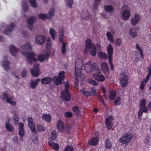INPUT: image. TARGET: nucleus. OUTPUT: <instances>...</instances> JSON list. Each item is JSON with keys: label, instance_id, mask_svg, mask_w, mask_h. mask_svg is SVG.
I'll return each instance as SVG.
<instances>
[{"label": "nucleus", "instance_id": "1", "mask_svg": "<svg viewBox=\"0 0 151 151\" xmlns=\"http://www.w3.org/2000/svg\"><path fill=\"white\" fill-rule=\"evenodd\" d=\"M32 49V47L29 42H25L20 47L19 50L21 53L25 55L28 62L30 63H36L38 60L35 58V53L33 52H30Z\"/></svg>", "mask_w": 151, "mask_h": 151}, {"label": "nucleus", "instance_id": "2", "mask_svg": "<svg viewBox=\"0 0 151 151\" xmlns=\"http://www.w3.org/2000/svg\"><path fill=\"white\" fill-rule=\"evenodd\" d=\"M32 49V47L29 42H25L20 47L19 50L21 53L25 55L28 62L30 63H36L38 60L35 58V53L33 52H30Z\"/></svg>", "mask_w": 151, "mask_h": 151}, {"label": "nucleus", "instance_id": "3", "mask_svg": "<svg viewBox=\"0 0 151 151\" xmlns=\"http://www.w3.org/2000/svg\"><path fill=\"white\" fill-rule=\"evenodd\" d=\"M83 65V60L81 58L77 59L75 61V76L76 79L75 85H78V81L77 80L80 77L81 80L84 78V76L81 74V70Z\"/></svg>", "mask_w": 151, "mask_h": 151}, {"label": "nucleus", "instance_id": "4", "mask_svg": "<svg viewBox=\"0 0 151 151\" xmlns=\"http://www.w3.org/2000/svg\"><path fill=\"white\" fill-rule=\"evenodd\" d=\"M146 100L145 99H142L140 101V104L139 107V109L138 112V117L140 118L143 113H147L149 111V108L151 111V102H150L148 104V107L146 106Z\"/></svg>", "mask_w": 151, "mask_h": 151}, {"label": "nucleus", "instance_id": "5", "mask_svg": "<svg viewBox=\"0 0 151 151\" xmlns=\"http://www.w3.org/2000/svg\"><path fill=\"white\" fill-rule=\"evenodd\" d=\"M89 51L90 54L93 56H95L96 53V49L95 45L92 43L90 39H87L86 41V46L84 50L85 53Z\"/></svg>", "mask_w": 151, "mask_h": 151}, {"label": "nucleus", "instance_id": "6", "mask_svg": "<svg viewBox=\"0 0 151 151\" xmlns=\"http://www.w3.org/2000/svg\"><path fill=\"white\" fill-rule=\"evenodd\" d=\"M65 89L61 93V98L62 100L66 101H69L71 98V96L69 92V83L68 82H65L64 83Z\"/></svg>", "mask_w": 151, "mask_h": 151}, {"label": "nucleus", "instance_id": "7", "mask_svg": "<svg viewBox=\"0 0 151 151\" xmlns=\"http://www.w3.org/2000/svg\"><path fill=\"white\" fill-rule=\"evenodd\" d=\"M96 65V63L89 60L85 63L84 69L86 73H91L95 70Z\"/></svg>", "mask_w": 151, "mask_h": 151}, {"label": "nucleus", "instance_id": "8", "mask_svg": "<svg viewBox=\"0 0 151 151\" xmlns=\"http://www.w3.org/2000/svg\"><path fill=\"white\" fill-rule=\"evenodd\" d=\"M63 35V29L62 28H60L59 30V42L60 45H61V52L63 54L65 55L66 53V43L64 42L62 39Z\"/></svg>", "mask_w": 151, "mask_h": 151}, {"label": "nucleus", "instance_id": "9", "mask_svg": "<svg viewBox=\"0 0 151 151\" xmlns=\"http://www.w3.org/2000/svg\"><path fill=\"white\" fill-rule=\"evenodd\" d=\"M9 91H4L3 92L2 96V97L6 100V102L12 106H15L16 104V102L14 100V97L11 96L9 97L8 96V94Z\"/></svg>", "mask_w": 151, "mask_h": 151}, {"label": "nucleus", "instance_id": "10", "mask_svg": "<svg viewBox=\"0 0 151 151\" xmlns=\"http://www.w3.org/2000/svg\"><path fill=\"white\" fill-rule=\"evenodd\" d=\"M120 84L122 87H125L128 84V77L123 71L121 72L119 78Z\"/></svg>", "mask_w": 151, "mask_h": 151}, {"label": "nucleus", "instance_id": "11", "mask_svg": "<svg viewBox=\"0 0 151 151\" xmlns=\"http://www.w3.org/2000/svg\"><path fill=\"white\" fill-rule=\"evenodd\" d=\"M132 136L129 132L125 133L119 139V142L124 144H126L130 142L132 139Z\"/></svg>", "mask_w": 151, "mask_h": 151}, {"label": "nucleus", "instance_id": "12", "mask_svg": "<svg viewBox=\"0 0 151 151\" xmlns=\"http://www.w3.org/2000/svg\"><path fill=\"white\" fill-rule=\"evenodd\" d=\"M54 9L52 8L49 11L47 15L44 13L40 14L38 15L37 17L39 19H43L50 18L54 15Z\"/></svg>", "mask_w": 151, "mask_h": 151}, {"label": "nucleus", "instance_id": "13", "mask_svg": "<svg viewBox=\"0 0 151 151\" xmlns=\"http://www.w3.org/2000/svg\"><path fill=\"white\" fill-rule=\"evenodd\" d=\"M126 8L127 9L124 10L122 12V16L123 19L125 20L129 19L130 17L131 14L129 11L128 10V7L126 5H124L122 7V9Z\"/></svg>", "mask_w": 151, "mask_h": 151}, {"label": "nucleus", "instance_id": "14", "mask_svg": "<svg viewBox=\"0 0 151 151\" xmlns=\"http://www.w3.org/2000/svg\"><path fill=\"white\" fill-rule=\"evenodd\" d=\"M100 66L103 72L106 75H108L110 73V70L108 64L106 62H102Z\"/></svg>", "mask_w": 151, "mask_h": 151}, {"label": "nucleus", "instance_id": "15", "mask_svg": "<svg viewBox=\"0 0 151 151\" xmlns=\"http://www.w3.org/2000/svg\"><path fill=\"white\" fill-rule=\"evenodd\" d=\"M113 117L110 116L107 117L105 120V125L108 130L110 129L113 125Z\"/></svg>", "mask_w": 151, "mask_h": 151}, {"label": "nucleus", "instance_id": "16", "mask_svg": "<svg viewBox=\"0 0 151 151\" xmlns=\"http://www.w3.org/2000/svg\"><path fill=\"white\" fill-rule=\"evenodd\" d=\"M92 75L93 79L99 82H103L105 80V76L101 73H93Z\"/></svg>", "mask_w": 151, "mask_h": 151}, {"label": "nucleus", "instance_id": "17", "mask_svg": "<svg viewBox=\"0 0 151 151\" xmlns=\"http://www.w3.org/2000/svg\"><path fill=\"white\" fill-rule=\"evenodd\" d=\"M39 65L38 64H37L36 65H35V64L34 68L31 69V73L32 76L36 77L39 76L40 70Z\"/></svg>", "mask_w": 151, "mask_h": 151}, {"label": "nucleus", "instance_id": "18", "mask_svg": "<svg viewBox=\"0 0 151 151\" xmlns=\"http://www.w3.org/2000/svg\"><path fill=\"white\" fill-rule=\"evenodd\" d=\"M28 122V126L30 130L33 133H35L36 132L33 122L32 119L31 117H28L27 119Z\"/></svg>", "mask_w": 151, "mask_h": 151}, {"label": "nucleus", "instance_id": "19", "mask_svg": "<svg viewBox=\"0 0 151 151\" xmlns=\"http://www.w3.org/2000/svg\"><path fill=\"white\" fill-rule=\"evenodd\" d=\"M141 19V16L138 14H135L133 17L132 18L131 21L133 25H136Z\"/></svg>", "mask_w": 151, "mask_h": 151}, {"label": "nucleus", "instance_id": "20", "mask_svg": "<svg viewBox=\"0 0 151 151\" xmlns=\"http://www.w3.org/2000/svg\"><path fill=\"white\" fill-rule=\"evenodd\" d=\"M45 37L42 35H39L36 36L35 39L36 42L38 44L42 45L45 41Z\"/></svg>", "mask_w": 151, "mask_h": 151}, {"label": "nucleus", "instance_id": "21", "mask_svg": "<svg viewBox=\"0 0 151 151\" xmlns=\"http://www.w3.org/2000/svg\"><path fill=\"white\" fill-rule=\"evenodd\" d=\"M107 50L108 55V57L109 59H112V55L113 53V48L111 44L108 45L107 46Z\"/></svg>", "mask_w": 151, "mask_h": 151}, {"label": "nucleus", "instance_id": "22", "mask_svg": "<svg viewBox=\"0 0 151 151\" xmlns=\"http://www.w3.org/2000/svg\"><path fill=\"white\" fill-rule=\"evenodd\" d=\"M50 55V54L48 52L45 53L40 54L37 57L38 60L40 62H43L45 59L47 58Z\"/></svg>", "mask_w": 151, "mask_h": 151}, {"label": "nucleus", "instance_id": "23", "mask_svg": "<svg viewBox=\"0 0 151 151\" xmlns=\"http://www.w3.org/2000/svg\"><path fill=\"white\" fill-rule=\"evenodd\" d=\"M36 20V18L34 17H31L28 19L27 20L28 26L30 30L32 29L33 23Z\"/></svg>", "mask_w": 151, "mask_h": 151}, {"label": "nucleus", "instance_id": "24", "mask_svg": "<svg viewBox=\"0 0 151 151\" xmlns=\"http://www.w3.org/2000/svg\"><path fill=\"white\" fill-rule=\"evenodd\" d=\"M9 50L11 54L14 56L17 53L18 51V49L16 47L13 45H11L9 47Z\"/></svg>", "mask_w": 151, "mask_h": 151}, {"label": "nucleus", "instance_id": "25", "mask_svg": "<svg viewBox=\"0 0 151 151\" xmlns=\"http://www.w3.org/2000/svg\"><path fill=\"white\" fill-rule=\"evenodd\" d=\"M40 81V79L37 78L35 80H31L30 81L29 85L32 88H35L37 85L38 83Z\"/></svg>", "mask_w": 151, "mask_h": 151}, {"label": "nucleus", "instance_id": "26", "mask_svg": "<svg viewBox=\"0 0 151 151\" xmlns=\"http://www.w3.org/2000/svg\"><path fill=\"white\" fill-rule=\"evenodd\" d=\"M114 33V31L108 32L106 33V36L111 42H113L114 41L113 36Z\"/></svg>", "mask_w": 151, "mask_h": 151}, {"label": "nucleus", "instance_id": "27", "mask_svg": "<svg viewBox=\"0 0 151 151\" xmlns=\"http://www.w3.org/2000/svg\"><path fill=\"white\" fill-rule=\"evenodd\" d=\"M98 139L96 137H93L91 139L88 141V144L89 145H95L98 144Z\"/></svg>", "mask_w": 151, "mask_h": 151}, {"label": "nucleus", "instance_id": "28", "mask_svg": "<svg viewBox=\"0 0 151 151\" xmlns=\"http://www.w3.org/2000/svg\"><path fill=\"white\" fill-rule=\"evenodd\" d=\"M57 127L59 132H62L64 130V124L61 121L59 120L58 122Z\"/></svg>", "mask_w": 151, "mask_h": 151}, {"label": "nucleus", "instance_id": "29", "mask_svg": "<svg viewBox=\"0 0 151 151\" xmlns=\"http://www.w3.org/2000/svg\"><path fill=\"white\" fill-rule=\"evenodd\" d=\"M148 70L149 72L148 74L147 75L146 78L142 81V82H143L145 84L148 81L150 76H151V65L148 67Z\"/></svg>", "mask_w": 151, "mask_h": 151}, {"label": "nucleus", "instance_id": "30", "mask_svg": "<svg viewBox=\"0 0 151 151\" xmlns=\"http://www.w3.org/2000/svg\"><path fill=\"white\" fill-rule=\"evenodd\" d=\"M148 70L149 72L148 74L147 75L146 78L142 81V82H143L145 84L148 81L150 76H151V65L148 67Z\"/></svg>", "mask_w": 151, "mask_h": 151}, {"label": "nucleus", "instance_id": "31", "mask_svg": "<svg viewBox=\"0 0 151 151\" xmlns=\"http://www.w3.org/2000/svg\"><path fill=\"white\" fill-rule=\"evenodd\" d=\"M43 120L47 123H49L51 121V116L50 115L46 114H43L42 116Z\"/></svg>", "mask_w": 151, "mask_h": 151}, {"label": "nucleus", "instance_id": "32", "mask_svg": "<svg viewBox=\"0 0 151 151\" xmlns=\"http://www.w3.org/2000/svg\"><path fill=\"white\" fill-rule=\"evenodd\" d=\"M19 135H24V124L22 123H20L19 124Z\"/></svg>", "mask_w": 151, "mask_h": 151}, {"label": "nucleus", "instance_id": "33", "mask_svg": "<svg viewBox=\"0 0 151 151\" xmlns=\"http://www.w3.org/2000/svg\"><path fill=\"white\" fill-rule=\"evenodd\" d=\"M48 144L52 147L55 150H58L59 149V145L58 144L55 143L51 140H49L48 142Z\"/></svg>", "mask_w": 151, "mask_h": 151}, {"label": "nucleus", "instance_id": "34", "mask_svg": "<svg viewBox=\"0 0 151 151\" xmlns=\"http://www.w3.org/2000/svg\"><path fill=\"white\" fill-rule=\"evenodd\" d=\"M52 80V79L50 77L45 78L42 79L41 80L42 84H49Z\"/></svg>", "mask_w": 151, "mask_h": 151}, {"label": "nucleus", "instance_id": "35", "mask_svg": "<svg viewBox=\"0 0 151 151\" xmlns=\"http://www.w3.org/2000/svg\"><path fill=\"white\" fill-rule=\"evenodd\" d=\"M14 27V23H11L8 27V28L4 32V33L6 35L8 34L13 30Z\"/></svg>", "mask_w": 151, "mask_h": 151}, {"label": "nucleus", "instance_id": "36", "mask_svg": "<svg viewBox=\"0 0 151 151\" xmlns=\"http://www.w3.org/2000/svg\"><path fill=\"white\" fill-rule=\"evenodd\" d=\"M49 33L53 40H55V35L57 34V32L52 28H50L49 29Z\"/></svg>", "mask_w": 151, "mask_h": 151}, {"label": "nucleus", "instance_id": "37", "mask_svg": "<svg viewBox=\"0 0 151 151\" xmlns=\"http://www.w3.org/2000/svg\"><path fill=\"white\" fill-rule=\"evenodd\" d=\"M87 82L93 86H97L99 84L98 82L95 80H93L92 78H88L87 80Z\"/></svg>", "mask_w": 151, "mask_h": 151}, {"label": "nucleus", "instance_id": "38", "mask_svg": "<svg viewBox=\"0 0 151 151\" xmlns=\"http://www.w3.org/2000/svg\"><path fill=\"white\" fill-rule=\"evenodd\" d=\"M1 64L5 70H7L9 69V63L7 61L5 60L2 62Z\"/></svg>", "mask_w": 151, "mask_h": 151}, {"label": "nucleus", "instance_id": "39", "mask_svg": "<svg viewBox=\"0 0 151 151\" xmlns=\"http://www.w3.org/2000/svg\"><path fill=\"white\" fill-rule=\"evenodd\" d=\"M62 81L58 77L55 76L53 78V81L54 83L57 85H58L61 84Z\"/></svg>", "mask_w": 151, "mask_h": 151}, {"label": "nucleus", "instance_id": "40", "mask_svg": "<svg viewBox=\"0 0 151 151\" xmlns=\"http://www.w3.org/2000/svg\"><path fill=\"white\" fill-rule=\"evenodd\" d=\"M129 35L132 37H135L137 35V32L134 29H131L129 32Z\"/></svg>", "mask_w": 151, "mask_h": 151}, {"label": "nucleus", "instance_id": "41", "mask_svg": "<svg viewBox=\"0 0 151 151\" xmlns=\"http://www.w3.org/2000/svg\"><path fill=\"white\" fill-rule=\"evenodd\" d=\"M98 56L99 58L102 59H107V58L106 53L104 52H99L98 53Z\"/></svg>", "mask_w": 151, "mask_h": 151}, {"label": "nucleus", "instance_id": "42", "mask_svg": "<svg viewBox=\"0 0 151 151\" xmlns=\"http://www.w3.org/2000/svg\"><path fill=\"white\" fill-rule=\"evenodd\" d=\"M105 145L106 148L110 149L112 147V144L110 141L109 139H107L105 141Z\"/></svg>", "mask_w": 151, "mask_h": 151}, {"label": "nucleus", "instance_id": "43", "mask_svg": "<svg viewBox=\"0 0 151 151\" xmlns=\"http://www.w3.org/2000/svg\"><path fill=\"white\" fill-rule=\"evenodd\" d=\"M29 4L30 5L34 8L37 7V4L36 0H29Z\"/></svg>", "mask_w": 151, "mask_h": 151}, {"label": "nucleus", "instance_id": "44", "mask_svg": "<svg viewBox=\"0 0 151 151\" xmlns=\"http://www.w3.org/2000/svg\"><path fill=\"white\" fill-rule=\"evenodd\" d=\"M81 93L86 96H89L91 95V93L89 91L86 90L84 89L81 90Z\"/></svg>", "mask_w": 151, "mask_h": 151}, {"label": "nucleus", "instance_id": "45", "mask_svg": "<svg viewBox=\"0 0 151 151\" xmlns=\"http://www.w3.org/2000/svg\"><path fill=\"white\" fill-rule=\"evenodd\" d=\"M136 49L138 50L139 51V53L140 54V55L141 57L142 58H143V52L142 51V50L141 49V48L137 44H136Z\"/></svg>", "mask_w": 151, "mask_h": 151}, {"label": "nucleus", "instance_id": "46", "mask_svg": "<svg viewBox=\"0 0 151 151\" xmlns=\"http://www.w3.org/2000/svg\"><path fill=\"white\" fill-rule=\"evenodd\" d=\"M73 110L75 112V114L77 116H80V111L79 108L77 106H75L73 108Z\"/></svg>", "mask_w": 151, "mask_h": 151}, {"label": "nucleus", "instance_id": "47", "mask_svg": "<svg viewBox=\"0 0 151 151\" xmlns=\"http://www.w3.org/2000/svg\"><path fill=\"white\" fill-rule=\"evenodd\" d=\"M5 127L6 129L9 132H12L13 129V127L8 122L6 123Z\"/></svg>", "mask_w": 151, "mask_h": 151}, {"label": "nucleus", "instance_id": "48", "mask_svg": "<svg viewBox=\"0 0 151 151\" xmlns=\"http://www.w3.org/2000/svg\"><path fill=\"white\" fill-rule=\"evenodd\" d=\"M57 136V135L56 132L55 131H53L51 133L50 138L49 139V140H50L51 139H55Z\"/></svg>", "mask_w": 151, "mask_h": 151}, {"label": "nucleus", "instance_id": "49", "mask_svg": "<svg viewBox=\"0 0 151 151\" xmlns=\"http://www.w3.org/2000/svg\"><path fill=\"white\" fill-rule=\"evenodd\" d=\"M104 9L107 12H111L114 10L113 8L111 5H106L104 6Z\"/></svg>", "mask_w": 151, "mask_h": 151}, {"label": "nucleus", "instance_id": "50", "mask_svg": "<svg viewBox=\"0 0 151 151\" xmlns=\"http://www.w3.org/2000/svg\"><path fill=\"white\" fill-rule=\"evenodd\" d=\"M18 115L17 114H15L13 118V120L14 121V124H17L19 123Z\"/></svg>", "mask_w": 151, "mask_h": 151}, {"label": "nucleus", "instance_id": "51", "mask_svg": "<svg viewBox=\"0 0 151 151\" xmlns=\"http://www.w3.org/2000/svg\"><path fill=\"white\" fill-rule=\"evenodd\" d=\"M116 96V93L114 91H111L109 93V97L111 100H114Z\"/></svg>", "mask_w": 151, "mask_h": 151}, {"label": "nucleus", "instance_id": "52", "mask_svg": "<svg viewBox=\"0 0 151 151\" xmlns=\"http://www.w3.org/2000/svg\"><path fill=\"white\" fill-rule=\"evenodd\" d=\"M22 9L24 11H26L28 9V6L27 3L24 2V1L22 2Z\"/></svg>", "mask_w": 151, "mask_h": 151}, {"label": "nucleus", "instance_id": "53", "mask_svg": "<svg viewBox=\"0 0 151 151\" xmlns=\"http://www.w3.org/2000/svg\"><path fill=\"white\" fill-rule=\"evenodd\" d=\"M121 99L120 97H117L114 101V105H120L121 104Z\"/></svg>", "mask_w": 151, "mask_h": 151}, {"label": "nucleus", "instance_id": "54", "mask_svg": "<svg viewBox=\"0 0 151 151\" xmlns=\"http://www.w3.org/2000/svg\"><path fill=\"white\" fill-rule=\"evenodd\" d=\"M64 151H74V150L72 146L68 145L64 149Z\"/></svg>", "mask_w": 151, "mask_h": 151}, {"label": "nucleus", "instance_id": "55", "mask_svg": "<svg viewBox=\"0 0 151 151\" xmlns=\"http://www.w3.org/2000/svg\"><path fill=\"white\" fill-rule=\"evenodd\" d=\"M65 1L67 3L68 6L70 8H71L73 3V0H65Z\"/></svg>", "mask_w": 151, "mask_h": 151}, {"label": "nucleus", "instance_id": "56", "mask_svg": "<svg viewBox=\"0 0 151 151\" xmlns=\"http://www.w3.org/2000/svg\"><path fill=\"white\" fill-rule=\"evenodd\" d=\"M64 75L65 72L63 71H61L59 73L58 77L62 80H63L64 79Z\"/></svg>", "mask_w": 151, "mask_h": 151}, {"label": "nucleus", "instance_id": "57", "mask_svg": "<svg viewBox=\"0 0 151 151\" xmlns=\"http://www.w3.org/2000/svg\"><path fill=\"white\" fill-rule=\"evenodd\" d=\"M65 116L68 118L71 117L73 116V114L70 111H68L65 113Z\"/></svg>", "mask_w": 151, "mask_h": 151}, {"label": "nucleus", "instance_id": "58", "mask_svg": "<svg viewBox=\"0 0 151 151\" xmlns=\"http://www.w3.org/2000/svg\"><path fill=\"white\" fill-rule=\"evenodd\" d=\"M37 128L38 131L40 132H42L45 130V128L40 125H38L37 126Z\"/></svg>", "mask_w": 151, "mask_h": 151}, {"label": "nucleus", "instance_id": "59", "mask_svg": "<svg viewBox=\"0 0 151 151\" xmlns=\"http://www.w3.org/2000/svg\"><path fill=\"white\" fill-rule=\"evenodd\" d=\"M109 63L110 64V65L111 67V70H113L114 69V66L113 64L112 63V60H113V58L112 59H109Z\"/></svg>", "mask_w": 151, "mask_h": 151}, {"label": "nucleus", "instance_id": "60", "mask_svg": "<svg viewBox=\"0 0 151 151\" xmlns=\"http://www.w3.org/2000/svg\"><path fill=\"white\" fill-rule=\"evenodd\" d=\"M121 42V40L119 38H117L115 41L116 45L118 46L120 45Z\"/></svg>", "mask_w": 151, "mask_h": 151}, {"label": "nucleus", "instance_id": "61", "mask_svg": "<svg viewBox=\"0 0 151 151\" xmlns=\"http://www.w3.org/2000/svg\"><path fill=\"white\" fill-rule=\"evenodd\" d=\"M21 75L23 77H25L27 75V73L25 69L23 68L21 73Z\"/></svg>", "mask_w": 151, "mask_h": 151}, {"label": "nucleus", "instance_id": "62", "mask_svg": "<svg viewBox=\"0 0 151 151\" xmlns=\"http://www.w3.org/2000/svg\"><path fill=\"white\" fill-rule=\"evenodd\" d=\"M150 140V137L147 136L146 137L145 141V143L146 145H148L149 144Z\"/></svg>", "mask_w": 151, "mask_h": 151}, {"label": "nucleus", "instance_id": "63", "mask_svg": "<svg viewBox=\"0 0 151 151\" xmlns=\"http://www.w3.org/2000/svg\"><path fill=\"white\" fill-rule=\"evenodd\" d=\"M146 84L141 82V83L139 86V88L141 90H143L146 86Z\"/></svg>", "mask_w": 151, "mask_h": 151}, {"label": "nucleus", "instance_id": "64", "mask_svg": "<svg viewBox=\"0 0 151 151\" xmlns=\"http://www.w3.org/2000/svg\"><path fill=\"white\" fill-rule=\"evenodd\" d=\"M97 90V88H91V92L93 94L96 95V91Z\"/></svg>", "mask_w": 151, "mask_h": 151}]
</instances>
